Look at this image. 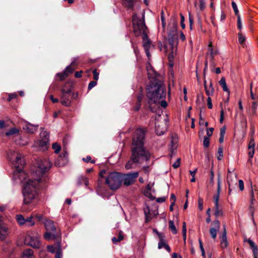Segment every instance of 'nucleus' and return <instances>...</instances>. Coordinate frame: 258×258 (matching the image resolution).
<instances>
[{
	"label": "nucleus",
	"instance_id": "f257e3e1",
	"mask_svg": "<svg viewBox=\"0 0 258 258\" xmlns=\"http://www.w3.org/2000/svg\"><path fill=\"white\" fill-rule=\"evenodd\" d=\"M8 157L15 168L14 176L24 182L22 189L23 202L25 204L31 203L37 196L38 183L47 180V172L51 167L50 162L47 159L40 160L36 169L31 174L33 179H27L26 173L22 170L25 164L21 154L10 150L8 153Z\"/></svg>",
	"mask_w": 258,
	"mask_h": 258
},
{
	"label": "nucleus",
	"instance_id": "f03ea898",
	"mask_svg": "<svg viewBox=\"0 0 258 258\" xmlns=\"http://www.w3.org/2000/svg\"><path fill=\"white\" fill-rule=\"evenodd\" d=\"M144 130L138 128L135 131L132 140V156L125 166L126 169L135 168L136 165L149 160L150 154L144 147Z\"/></svg>",
	"mask_w": 258,
	"mask_h": 258
},
{
	"label": "nucleus",
	"instance_id": "7ed1b4c3",
	"mask_svg": "<svg viewBox=\"0 0 258 258\" xmlns=\"http://www.w3.org/2000/svg\"><path fill=\"white\" fill-rule=\"evenodd\" d=\"M147 91V96L149 99L150 107L152 111L153 110L151 105L153 103L160 104L163 107L167 106V103L165 101L166 90L162 81L150 83Z\"/></svg>",
	"mask_w": 258,
	"mask_h": 258
},
{
	"label": "nucleus",
	"instance_id": "20e7f679",
	"mask_svg": "<svg viewBox=\"0 0 258 258\" xmlns=\"http://www.w3.org/2000/svg\"><path fill=\"white\" fill-rule=\"evenodd\" d=\"M133 25L135 35L139 36L142 34L143 46L146 55L149 57L150 56L149 49L151 46V42L148 39V35L146 32L147 27L145 25L144 20L140 19L137 17V15L135 14L133 17Z\"/></svg>",
	"mask_w": 258,
	"mask_h": 258
},
{
	"label": "nucleus",
	"instance_id": "39448f33",
	"mask_svg": "<svg viewBox=\"0 0 258 258\" xmlns=\"http://www.w3.org/2000/svg\"><path fill=\"white\" fill-rule=\"evenodd\" d=\"M172 28L168 33L167 42L165 44L166 51H170L169 58H173L174 53L176 52L177 46L178 35L176 30L177 22L173 20Z\"/></svg>",
	"mask_w": 258,
	"mask_h": 258
},
{
	"label": "nucleus",
	"instance_id": "423d86ee",
	"mask_svg": "<svg viewBox=\"0 0 258 258\" xmlns=\"http://www.w3.org/2000/svg\"><path fill=\"white\" fill-rule=\"evenodd\" d=\"M72 87L69 83L66 84L61 91V104L65 106H70L71 104L70 100L71 96L76 98L77 94L72 91Z\"/></svg>",
	"mask_w": 258,
	"mask_h": 258
},
{
	"label": "nucleus",
	"instance_id": "0eeeda50",
	"mask_svg": "<svg viewBox=\"0 0 258 258\" xmlns=\"http://www.w3.org/2000/svg\"><path fill=\"white\" fill-rule=\"evenodd\" d=\"M105 183L112 190L119 188L121 184V174L117 172L110 173L106 178Z\"/></svg>",
	"mask_w": 258,
	"mask_h": 258
},
{
	"label": "nucleus",
	"instance_id": "6e6552de",
	"mask_svg": "<svg viewBox=\"0 0 258 258\" xmlns=\"http://www.w3.org/2000/svg\"><path fill=\"white\" fill-rule=\"evenodd\" d=\"M40 235L34 231L28 232L25 238V244L34 248H39L40 245Z\"/></svg>",
	"mask_w": 258,
	"mask_h": 258
},
{
	"label": "nucleus",
	"instance_id": "1a4fd4ad",
	"mask_svg": "<svg viewBox=\"0 0 258 258\" xmlns=\"http://www.w3.org/2000/svg\"><path fill=\"white\" fill-rule=\"evenodd\" d=\"M167 130L166 122L165 120H162L161 115L159 114L155 117V131L159 136L164 134Z\"/></svg>",
	"mask_w": 258,
	"mask_h": 258
},
{
	"label": "nucleus",
	"instance_id": "9d476101",
	"mask_svg": "<svg viewBox=\"0 0 258 258\" xmlns=\"http://www.w3.org/2000/svg\"><path fill=\"white\" fill-rule=\"evenodd\" d=\"M139 175L138 172L121 174V182H123V184L125 186L132 185L135 182Z\"/></svg>",
	"mask_w": 258,
	"mask_h": 258
},
{
	"label": "nucleus",
	"instance_id": "9b49d317",
	"mask_svg": "<svg viewBox=\"0 0 258 258\" xmlns=\"http://www.w3.org/2000/svg\"><path fill=\"white\" fill-rule=\"evenodd\" d=\"M146 70L148 78L151 80L150 83H156L158 81H161L160 80L161 76L155 71L150 62L147 63Z\"/></svg>",
	"mask_w": 258,
	"mask_h": 258
},
{
	"label": "nucleus",
	"instance_id": "f8f14e48",
	"mask_svg": "<svg viewBox=\"0 0 258 258\" xmlns=\"http://www.w3.org/2000/svg\"><path fill=\"white\" fill-rule=\"evenodd\" d=\"M144 212L145 215L146 222H149L153 217L155 216L158 214L157 211H151L148 206H146L144 208Z\"/></svg>",
	"mask_w": 258,
	"mask_h": 258
},
{
	"label": "nucleus",
	"instance_id": "ddd939ff",
	"mask_svg": "<svg viewBox=\"0 0 258 258\" xmlns=\"http://www.w3.org/2000/svg\"><path fill=\"white\" fill-rule=\"evenodd\" d=\"M49 144V141L47 140H39L35 142L34 146L38 147L39 150L45 151L47 150Z\"/></svg>",
	"mask_w": 258,
	"mask_h": 258
},
{
	"label": "nucleus",
	"instance_id": "4468645a",
	"mask_svg": "<svg viewBox=\"0 0 258 258\" xmlns=\"http://www.w3.org/2000/svg\"><path fill=\"white\" fill-rule=\"evenodd\" d=\"M213 224L214 227L210 229V233L212 237L215 239L217 236V232L220 229V222L219 220H216L213 222Z\"/></svg>",
	"mask_w": 258,
	"mask_h": 258
},
{
	"label": "nucleus",
	"instance_id": "2eb2a0df",
	"mask_svg": "<svg viewBox=\"0 0 258 258\" xmlns=\"http://www.w3.org/2000/svg\"><path fill=\"white\" fill-rule=\"evenodd\" d=\"M38 125H35L28 122H25L23 125V130L28 133L33 134L38 128Z\"/></svg>",
	"mask_w": 258,
	"mask_h": 258
},
{
	"label": "nucleus",
	"instance_id": "dca6fc26",
	"mask_svg": "<svg viewBox=\"0 0 258 258\" xmlns=\"http://www.w3.org/2000/svg\"><path fill=\"white\" fill-rule=\"evenodd\" d=\"M9 233L8 227L4 224H0V240H4Z\"/></svg>",
	"mask_w": 258,
	"mask_h": 258
},
{
	"label": "nucleus",
	"instance_id": "f3484780",
	"mask_svg": "<svg viewBox=\"0 0 258 258\" xmlns=\"http://www.w3.org/2000/svg\"><path fill=\"white\" fill-rule=\"evenodd\" d=\"M43 223L46 231L53 232L55 231L56 228L54 225L53 222L51 220L45 219Z\"/></svg>",
	"mask_w": 258,
	"mask_h": 258
},
{
	"label": "nucleus",
	"instance_id": "a211bd4d",
	"mask_svg": "<svg viewBox=\"0 0 258 258\" xmlns=\"http://www.w3.org/2000/svg\"><path fill=\"white\" fill-rule=\"evenodd\" d=\"M227 181L228 185L232 186L233 185L236 184L237 175L235 174L231 173L227 174Z\"/></svg>",
	"mask_w": 258,
	"mask_h": 258
},
{
	"label": "nucleus",
	"instance_id": "6ab92c4d",
	"mask_svg": "<svg viewBox=\"0 0 258 258\" xmlns=\"http://www.w3.org/2000/svg\"><path fill=\"white\" fill-rule=\"evenodd\" d=\"M157 235L159 239V242L158 243V248L161 249L167 244L165 236L157 231H156Z\"/></svg>",
	"mask_w": 258,
	"mask_h": 258
},
{
	"label": "nucleus",
	"instance_id": "aec40b11",
	"mask_svg": "<svg viewBox=\"0 0 258 258\" xmlns=\"http://www.w3.org/2000/svg\"><path fill=\"white\" fill-rule=\"evenodd\" d=\"M83 184H84L86 187L88 186L89 184L88 178L84 176H79L77 179V184L78 186H81Z\"/></svg>",
	"mask_w": 258,
	"mask_h": 258
},
{
	"label": "nucleus",
	"instance_id": "412c9836",
	"mask_svg": "<svg viewBox=\"0 0 258 258\" xmlns=\"http://www.w3.org/2000/svg\"><path fill=\"white\" fill-rule=\"evenodd\" d=\"M218 53V51L217 49H214L212 42H210L208 48V54H209L211 56V59L212 60L214 56Z\"/></svg>",
	"mask_w": 258,
	"mask_h": 258
},
{
	"label": "nucleus",
	"instance_id": "4be33fe9",
	"mask_svg": "<svg viewBox=\"0 0 258 258\" xmlns=\"http://www.w3.org/2000/svg\"><path fill=\"white\" fill-rule=\"evenodd\" d=\"M76 61L77 59L74 58V60L72 62L71 65L68 66L64 70V71L68 74V76L69 74L72 73L76 69V66L77 65Z\"/></svg>",
	"mask_w": 258,
	"mask_h": 258
},
{
	"label": "nucleus",
	"instance_id": "5701e85b",
	"mask_svg": "<svg viewBox=\"0 0 258 258\" xmlns=\"http://www.w3.org/2000/svg\"><path fill=\"white\" fill-rule=\"evenodd\" d=\"M247 242L249 244L251 248L252 249L254 258H257L258 256V249L255 243L250 239L247 240Z\"/></svg>",
	"mask_w": 258,
	"mask_h": 258
},
{
	"label": "nucleus",
	"instance_id": "b1692460",
	"mask_svg": "<svg viewBox=\"0 0 258 258\" xmlns=\"http://www.w3.org/2000/svg\"><path fill=\"white\" fill-rule=\"evenodd\" d=\"M177 147V142L174 141V140H172L170 143L169 151H170V156L171 157L175 154V150L176 149Z\"/></svg>",
	"mask_w": 258,
	"mask_h": 258
},
{
	"label": "nucleus",
	"instance_id": "393cba45",
	"mask_svg": "<svg viewBox=\"0 0 258 258\" xmlns=\"http://www.w3.org/2000/svg\"><path fill=\"white\" fill-rule=\"evenodd\" d=\"M205 90L206 94L208 97H211V96L213 95L214 89L213 87L212 82H210V85L209 86L205 85Z\"/></svg>",
	"mask_w": 258,
	"mask_h": 258
},
{
	"label": "nucleus",
	"instance_id": "a878e982",
	"mask_svg": "<svg viewBox=\"0 0 258 258\" xmlns=\"http://www.w3.org/2000/svg\"><path fill=\"white\" fill-rule=\"evenodd\" d=\"M23 258H35L33 251L31 249H26L23 251Z\"/></svg>",
	"mask_w": 258,
	"mask_h": 258
},
{
	"label": "nucleus",
	"instance_id": "bb28decb",
	"mask_svg": "<svg viewBox=\"0 0 258 258\" xmlns=\"http://www.w3.org/2000/svg\"><path fill=\"white\" fill-rule=\"evenodd\" d=\"M228 245V242L226 237V232L225 228H224V232L221 238V246L222 248H226Z\"/></svg>",
	"mask_w": 258,
	"mask_h": 258
},
{
	"label": "nucleus",
	"instance_id": "cd10ccee",
	"mask_svg": "<svg viewBox=\"0 0 258 258\" xmlns=\"http://www.w3.org/2000/svg\"><path fill=\"white\" fill-rule=\"evenodd\" d=\"M58 165L59 166H63L68 161V154L65 151L63 154V156L62 157L61 155L59 157V159H58Z\"/></svg>",
	"mask_w": 258,
	"mask_h": 258
},
{
	"label": "nucleus",
	"instance_id": "c85d7f7f",
	"mask_svg": "<svg viewBox=\"0 0 258 258\" xmlns=\"http://www.w3.org/2000/svg\"><path fill=\"white\" fill-rule=\"evenodd\" d=\"M219 85L222 87L224 91L230 93V91L227 86L225 79L222 77L219 82Z\"/></svg>",
	"mask_w": 258,
	"mask_h": 258
},
{
	"label": "nucleus",
	"instance_id": "c756f323",
	"mask_svg": "<svg viewBox=\"0 0 258 258\" xmlns=\"http://www.w3.org/2000/svg\"><path fill=\"white\" fill-rule=\"evenodd\" d=\"M44 238L47 240H50L55 238L54 232L47 231L44 234Z\"/></svg>",
	"mask_w": 258,
	"mask_h": 258
},
{
	"label": "nucleus",
	"instance_id": "7c9ffc66",
	"mask_svg": "<svg viewBox=\"0 0 258 258\" xmlns=\"http://www.w3.org/2000/svg\"><path fill=\"white\" fill-rule=\"evenodd\" d=\"M135 0H122L123 5L128 9H132L134 6Z\"/></svg>",
	"mask_w": 258,
	"mask_h": 258
},
{
	"label": "nucleus",
	"instance_id": "2f4dec72",
	"mask_svg": "<svg viewBox=\"0 0 258 258\" xmlns=\"http://www.w3.org/2000/svg\"><path fill=\"white\" fill-rule=\"evenodd\" d=\"M215 216L216 217H219L220 216H222L223 214V211L222 210L220 209L219 208V204L217 205H215Z\"/></svg>",
	"mask_w": 258,
	"mask_h": 258
},
{
	"label": "nucleus",
	"instance_id": "473e14b6",
	"mask_svg": "<svg viewBox=\"0 0 258 258\" xmlns=\"http://www.w3.org/2000/svg\"><path fill=\"white\" fill-rule=\"evenodd\" d=\"M123 235L122 234V232L120 231L118 234V236L117 238L115 237H113L112 238V241L113 243H116V242H119L123 239Z\"/></svg>",
	"mask_w": 258,
	"mask_h": 258
},
{
	"label": "nucleus",
	"instance_id": "72a5a7b5",
	"mask_svg": "<svg viewBox=\"0 0 258 258\" xmlns=\"http://www.w3.org/2000/svg\"><path fill=\"white\" fill-rule=\"evenodd\" d=\"M16 220L17 222L20 225H23L25 224L26 221L25 219L24 218V217L22 215H18L16 216Z\"/></svg>",
	"mask_w": 258,
	"mask_h": 258
},
{
	"label": "nucleus",
	"instance_id": "f704fd0d",
	"mask_svg": "<svg viewBox=\"0 0 258 258\" xmlns=\"http://www.w3.org/2000/svg\"><path fill=\"white\" fill-rule=\"evenodd\" d=\"M19 131L18 128L16 127H13L11 128L9 131L7 132L5 134L7 136H10L11 135H13L16 134H18Z\"/></svg>",
	"mask_w": 258,
	"mask_h": 258
},
{
	"label": "nucleus",
	"instance_id": "c9c22d12",
	"mask_svg": "<svg viewBox=\"0 0 258 258\" xmlns=\"http://www.w3.org/2000/svg\"><path fill=\"white\" fill-rule=\"evenodd\" d=\"M41 140H47L49 141V134L45 131L42 130L40 134Z\"/></svg>",
	"mask_w": 258,
	"mask_h": 258
},
{
	"label": "nucleus",
	"instance_id": "e433bc0d",
	"mask_svg": "<svg viewBox=\"0 0 258 258\" xmlns=\"http://www.w3.org/2000/svg\"><path fill=\"white\" fill-rule=\"evenodd\" d=\"M200 5L198 6V2H195V6L196 7H199L200 11H203L205 8V3L204 0H199Z\"/></svg>",
	"mask_w": 258,
	"mask_h": 258
},
{
	"label": "nucleus",
	"instance_id": "4c0bfd02",
	"mask_svg": "<svg viewBox=\"0 0 258 258\" xmlns=\"http://www.w3.org/2000/svg\"><path fill=\"white\" fill-rule=\"evenodd\" d=\"M169 228L173 234L177 233V230L174 225V222L172 220L169 221Z\"/></svg>",
	"mask_w": 258,
	"mask_h": 258
},
{
	"label": "nucleus",
	"instance_id": "58836bf2",
	"mask_svg": "<svg viewBox=\"0 0 258 258\" xmlns=\"http://www.w3.org/2000/svg\"><path fill=\"white\" fill-rule=\"evenodd\" d=\"M25 225L26 226H32L35 224V222L32 220V217H28L26 219H25Z\"/></svg>",
	"mask_w": 258,
	"mask_h": 258
},
{
	"label": "nucleus",
	"instance_id": "ea45409f",
	"mask_svg": "<svg viewBox=\"0 0 258 258\" xmlns=\"http://www.w3.org/2000/svg\"><path fill=\"white\" fill-rule=\"evenodd\" d=\"M62 257V251L59 244L58 245L56 250V254L55 258H61Z\"/></svg>",
	"mask_w": 258,
	"mask_h": 258
},
{
	"label": "nucleus",
	"instance_id": "a19ab883",
	"mask_svg": "<svg viewBox=\"0 0 258 258\" xmlns=\"http://www.w3.org/2000/svg\"><path fill=\"white\" fill-rule=\"evenodd\" d=\"M52 149L54 150L55 153H58L60 150L61 147L57 143H54L52 145Z\"/></svg>",
	"mask_w": 258,
	"mask_h": 258
},
{
	"label": "nucleus",
	"instance_id": "79ce46f5",
	"mask_svg": "<svg viewBox=\"0 0 258 258\" xmlns=\"http://www.w3.org/2000/svg\"><path fill=\"white\" fill-rule=\"evenodd\" d=\"M231 5H232V7L233 9V11L234 12L235 15L237 17H238V16H240V15L239 14V11H238L236 4L234 1H232L231 3Z\"/></svg>",
	"mask_w": 258,
	"mask_h": 258
},
{
	"label": "nucleus",
	"instance_id": "37998d69",
	"mask_svg": "<svg viewBox=\"0 0 258 258\" xmlns=\"http://www.w3.org/2000/svg\"><path fill=\"white\" fill-rule=\"evenodd\" d=\"M56 76L59 77L60 81H63L68 76V74L64 71L62 73H59L56 74Z\"/></svg>",
	"mask_w": 258,
	"mask_h": 258
},
{
	"label": "nucleus",
	"instance_id": "c03bdc74",
	"mask_svg": "<svg viewBox=\"0 0 258 258\" xmlns=\"http://www.w3.org/2000/svg\"><path fill=\"white\" fill-rule=\"evenodd\" d=\"M209 144H210V139H209V137H205L204 138V141H203L204 146L206 148H207L209 146Z\"/></svg>",
	"mask_w": 258,
	"mask_h": 258
},
{
	"label": "nucleus",
	"instance_id": "a18cd8bd",
	"mask_svg": "<svg viewBox=\"0 0 258 258\" xmlns=\"http://www.w3.org/2000/svg\"><path fill=\"white\" fill-rule=\"evenodd\" d=\"M238 41L240 44H242L245 41V36L243 35L241 33H238Z\"/></svg>",
	"mask_w": 258,
	"mask_h": 258
},
{
	"label": "nucleus",
	"instance_id": "49530a36",
	"mask_svg": "<svg viewBox=\"0 0 258 258\" xmlns=\"http://www.w3.org/2000/svg\"><path fill=\"white\" fill-rule=\"evenodd\" d=\"M218 156L217 157V159L218 160H221L223 157V148L222 147H219L218 148Z\"/></svg>",
	"mask_w": 258,
	"mask_h": 258
},
{
	"label": "nucleus",
	"instance_id": "de8ad7c7",
	"mask_svg": "<svg viewBox=\"0 0 258 258\" xmlns=\"http://www.w3.org/2000/svg\"><path fill=\"white\" fill-rule=\"evenodd\" d=\"M180 165V158H178L172 164V166L174 168L176 169L179 167Z\"/></svg>",
	"mask_w": 258,
	"mask_h": 258
},
{
	"label": "nucleus",
	"instance_id": "09e8293b",
	"mask_svg": "<svg viewBox=\"0 0 258 258\" xmlns=\"http://www.w3.org/2000/svg\"><path fill=\"white\" fill-rule=\"evenodd\" d=\"M83 160L85 162H91L92 163H95V161L94 160H91V156H87L86 157V158H83Z\"/></svg>",
	"mask_w": 258,
	"mask_h": 258
},
{
	"label": "nucleus",
	"instance_id": "8fccbe9b",
	"mask_svg": "<svg viewBox=\"0 0 258 258\" xmlns=\"http://www.w3.org/2000/svg\"><path fill=\"white\" fill-rule=\"evenodd\" d=\"M254 146H255V144H254V140L251 139L249 143L248 149L250 150H254Z\"/></svg>",
	"mask_w": 258,
	"mask_h": 258
},
{
	"label": "nucleus",
	"instance_id": "3c124183",
	"mask_svg": "<svg viewBox=\"0 0 258 258\" xmlns=\"http://www.w3.org/2000/svg\"><path fill=\"white\" fill-rule=\"evenodd\" d=\"M237 27L240 30H241L242 27L240 16H238V17H237Z\"/></svg>",
	"mask_w": 258,
	"mask_h": 258
},
{
	"label": "nucleus",
	"instance_id": "603ef678",
	"mask_svg": "<svg viewBox=\"0 0 258 258\" xmlns=\"http://www.w3.org/2000/svg\"><path fill=\"white\" fill-rule=\"evenodd\" d=\"M238 184L239 187L240 191H243L244 190V183L242 180L240 179L238 180Z\"/></svg>",
	"mask_w": 258,
	"mask_h": 258
},
{
	"label": "nucleus",
	"instance_id": "864d4df0",
	"mask_svg": "<svg viewBox=\"0 0 258 258\" xmlns=\"http://www.w3.org/2000/svg\"><path fill=\"white\" fill-rule=\"evenodd\" d=\"M214 173L212 169L210 170V182L213 184L214 183Z\"/></svg>",
	"mask_w": 258,
	"mask_h": 258
},
{
	"label": "nucleus",
	"instance_id": "5fc2aeb1",
	"mask_svg": "<svg viewBox=\"0 0 258 258\" xmlns=\"http://www.w3.org/2000/svg\"><path fill=\"white\" fill-rule=\"evenodd\" d=\"M93 74L94 76V79L96 81H97L99 79V73L97 72L96 69H94L93 71Z\"/></svg>",
	"mask_w": 258,
	"mask_h": 258
},
{
	"label": "nucleus",
	"instance_id": "6e6d98bb",
	"mask_svg": "<svg viewBox=\"0 0 258 258\" xmlns=\"http://www.w3.org/2000/svg\"><path fill=\"white\" fill-rule=\"evenodd\" d=\"M180 18H181V21H180L181 27H182V29H184L185 27V24L184 23V17L182 14H180Z\"/></svg>",
	"mask_w": 258,
	"mask_h": 258
},
{
	"label": "nucleus",
	"instance_id": "4d7b16f0",
	"mask_svg": "<svg viewBox=\"0 0 258 258\" xmlns=\"http://www.w3.org/2000/svg\"><path fill=\"white\" fill-rule=\"evenodd\" d=\"M220 198V194H217L214 196V201L215 205L219 204V200Z\"/></svg>",
	"mask_w": 258,
	"mask_h": 258
},
{
	"label": "nucleus",
	"instance_id": "13d9d810",
	"mask_svg": "<svg viewBox=\"0 0 258 258\" xmlns=\"http://www.w3.org/2000/svg\"><path fill=\"white\" fill-rule=\"evenodd\" d=\"M97 84V82L96 81H91L89 83V85H88V89L89 90H91V89H92L94 87H95Z\"/></svg>",
	"mask_w": 258,
	"mask_h": 258
},
{
	"label": "nucleus",
	"instance_id": "bf43d9fd",
	"mask_svg": "<svg viewBox=\"0 0 258 258\" xmlns=\"http://www.w3.org/2000/svg\"><path fill=\"white\" fill-rule=\"evenodd\" d=\"M207 105H208V107L209 109H212L213 107L212 99H211V98L210 97H208L207 98Z\"/></svg>",
	"mask_w": 258,
	"mask_h": 258
},
{
	"label": "nucleus",
	"instance_id": "052dcab7",
	"mask_svg": "<svg viewBox=\"0 0 258 258\" xmlns=\"http://www.w3.org/2000/svg\"><path fill=\"white\" fill-rule=\"evenodd\" d=\"M47 250L51 253H54L55 251V247L53 245H48Z\"/></svg>",
	"mask_w": 258,
	"mask_h": 258
},
{
	"label": "nucleus",
	"instance_id": "680f3d73",
	"mask_svg": "<svg viewBox=\"0 0 258 258\" xmlns=\"http://www.w3.org/2000/svg\"><path fill=\"white\" fill-rule=\"evenodd\" d=\"M224 116V110L222 108H221V110L220 111V122L221 123H222L223 122Z\"/></svg>",
	"mask_w": 258,
	"mask_h": 258
},
{
	"label": "nucleus",
	"instance_id": "e2e57ef3",
	"mask_svg": "<svg viewBox=\"0 0 258 258\" xmlns=\"http://www.w3.org/2000/svg\"><path fill=\"white\" fill-rule=\"evenodd\" d=\"M214 131V128L213 127H210L207 130V135L208 137H211L212 135L213 132Z\"/></svg>",
	"mask_w": 258,
	"mask_h": 258
},
{
	"label": "nucleus",
	"instance_id": "0e129e2a",
	"mask_svg": "<svg viewBox=\"0 0 258 258\" xmlns=\"http://www.w3.org/2000/svg\"><path fill=\"white\" fill-rule=\"evenodd\" d=\"M198 207L200 210H202L203 209V201L201 199H199L198 200Z\"/></svg>",
	"mask_w": 258,
	"mask_h": 258
},
{
	"label": "nucleus",
	"instance_id": "69168bd1",
	"mask_svg": "<svg viewBox=\"0 0 258 258\" xmlns=\"http://www.w3.org/2000/svg\"><path fill=\"white\" fill-rule=\"evenodd\" d=\"M17 96V94L16 93H12V94H11L9 95V98H8V100L9 101H10V100H11L12 99H14L15 98H16Z\"/></svg>",
	"mask_w": 258,
	"mask_h": 258
},
{
	"label": "nucleus",
	"instance_id": "338daca9",
	"mask_svg": "<svg viewBox=\"0 0 258 258\" xmlns=\"http://www.w3.org/2000/svg\"><path fill=\"white\" fill-rule=\"evenodd\" d=\"M226 132V127L224 126L220 129V136H224Z\"/></svg>",
	"mask_w": 258,
	"mask_h": 258
},
{
	"label": "nucleus",
	"instance_id": "774afa93",
	"mask_svg": "<svg viewBox=\"0 0 258 258\" xmlns=\"http://www.w3.org/2000/svg\"><path fill=\"white\" fill-rule=\"evenodd\" d=\"M83 73L82 71L80 72H76L75 74V76L76 78H81L82 77V73Z\"/></svg>",
	"mask_w": 258,
	"mask_h": 258
}]
</instances>
